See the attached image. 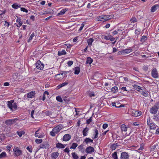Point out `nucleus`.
Instances as JSON below:
<instances>
[{
    "label": "nucleus",
    "instance_id": "nucleus-37",
    "mask_svg": "<svg viewBox=\"0 0 159 159\" xmlns=\"http://www.w3.org/2000/svg\"><path fill=\"white\" fill-rule=\"evenodd\" d=\"M16 21L19 24V26L22 25L23 24V22L21 21V19H20V18L17 17V19L16 20Z\"/></svg>",
    "mask_w": 159,
    "mask_h": 159
},
{
    "label": "nucleus",
    "instance_id": "nucleus-8",
    "mask_svg": "<svg viewBox=\"0 0 159 159\" xmlns=\"http://www.w3.org/2000/svg\"><path fill=\"white\" fill-rule=\"evenodd\" d=\"M141 115V112L140 111L133 110L131 112V115L134 116H138Z\"/></svg>",
    "mask_w": 159,
    "mask_h": 159
},
{
    "label": "nucleus",
    "instance_id": "nucleus-11",
    "mask_svg": "<svg viewBox=\"0 0 159 159\" xmlns=\"http://www.w3.org/2000/svg\"><path fill=\"white\" fill-rule=\"evenodd\" d=\"M35 91H31L27 94V97L28 98H34L35 95Z\"/></svg>",
    "mask_w": 159,
    "mask_h": 159
},
{
    "label": "nucleus",
    "instance_id": "nucleus-42",
    "mask_svg": "<svg viewBox=\"0 0 159 159\" xmlns=\"http://www.w3.org/2000/svg\"><path fill=\"white\" fill-rule=\"evenodd\" d=\"M137 21V20L136 18L135 17H132L130 20V21L131 23H135Z\"/></svg>",
    "mask_w": 159,
    "mask_h": 159
},
{
    "label": "nucleus",
    "instance_id": "nucleus-24",
    "mask_svg": "<svg viewBox=\"0 0 159 159\" xmlns=\"http://www.w3.org/2000/svg\"><path fill=\"white\" fill-rule=\"evenodd\" d=\"M105 16L106 18L107 21L113 18L114 16L113 14L105 15Z\"/></svg>",
    "mask_w": 159,
    "mask_h": 159
},
{
    "label": "nucleus",
    "instance_id": "nucleus-3",
    "mask_svg": "<svg viewBox=\"0 0 159 159\" xmlns=\"http://www.w3.org/2000/svg\"><path fill=\"white\" fill-rule=\"evenodd\" d=\"M152 76L154 78H158V73L157 69L156 68L152 69L151 71Z\"/></svg>",
    "mask_w": 159,
    "mask_h": 159
},
{
    "label": "nucleus",
    "instance_id": "nucleus-44",
    "mask_svg": "<svg viewBox=\"0 0 159 159\" xmlns=\"http://www.w3.org/2000/svg\"><path fill=\"white\" fill-rule=\"evenodd\" d=\"M6 154L5 152H2L0 154V158H2L6 157Z\"/></svg>",
    "mask_w": 159,
    "mask_h": 159
},
{
    "label": "nucleus",
    "instance_id": "nucleus-48",
    "mask_svg": "<svg viewBox=\"0 0 159 159\" xmlns=\"http://www.w3.org/2000/svg\"><path fill=\"white\" fill-rule=\"evenodd\" d=\"M42 141L43 140L42 139H36L35 140V142L38 144L41 143Z\"/></svg>",
    "mask_w": 159,
    "mask_h": 159
},
{
    "label": "nucleus",
    "instance_id": "nucleus-59",
    "mask_svg": "<svg viewBox=\"0 0 159 159\" xmlns=\"http://www.w3.org/2000/svg\"><path fill=\"white\" fill-rule=\"evenodd\" d=\"M108 127V125L107 124H104L102 126V128L104 129H106Z\"/></svg>",
    "mask_w": 159,
    "mask_h": 159
},
{
    "label": "nucleus",
    "instance_id": "nucleus-61",
    "mask_svg": "<svg viewBox=\"0 0 159 159\" xmlns=\"http://www.w3.org/2000/svg\"><path fill=\"white\" fill-rule=\"evenodd\" d=\"M6 12V10H4V11H0V15H2L5 14Z\"/></svg>",
    "mask_w": 159,
    "mask_h": 159
},
{
    "label": "nucleus",
    "instance_id": "nucleus-10",
    "mask_svg": "<svg viewBox=\"0 0 159 159\" xmlns=\"http://www.w3.org/2000/svg\"><path fill=\"white\" fill-rule=\"evenodd\" d=\"M15 122V119L7 120L5 121V124L7 125H11Z\"/></svg>",
    "mask_w": 159,
    "mask_h": 159
},
{
    "label": "nucleus",
    "instance_id": "nucleus-4",
    "mask_svg": "<svg viewBox=\"0 0 159 159\" xmlns=\"http://www.w3.org/2000/svg\"><path fill=\"white\" fill-rule=\"evenodd\" d=\"M36 66L37 69L42 70L44 67V64L42 63L40 61H38L36 63Z\"/></svg>",
    "mask_w": 159,
    "mask_h": 159
},
{
    "label": "nucleus",
    "instance_id": "nucleus-56",
    "mask_svg": "<svg viewBox=\"0 0 159 159\" xmlns=\"http://www.w3.org/2000/svg\"><path fill=\"white\" fill-rule=\"evenodd\" d=\"M64 151L65 152H67L68 153H69L70 150L69 148H66L64 150Z\"/></svg>",
    "mask_w": 159,
    "mask_h": 159
},
{
    "label": "nucleus",
    "instance_id": "nucleus-9",
    "mask_svg": "<svg viewBox=\"0 0 159 159\" xmlns=\"http://www.w3.org/2000/svg\"><path fill=\"white\" fill-rule=\"evenodd\" d=\"M95 150L92 147L89 146L87 147L85 149V152L87 153H91L94 152Z\"/></svg>",
    "mask_w": 159,
    "mask_h": 159
},
{
    "label": "nucleus",
    "instance_id": "nucleus-57",
    "mask_svg": "<svg viewBox=\"0 0 159 159\" xmlns=\"http://www.w3.org/2000/svg\"><path fill=\"white\" fill-rule=\"evenodd\" d=\"M34 110H32L31 111V116L32 118H33L34 119H35V118L34 117Z\"/></svg>",
    "mask_w": 159,
    "mask_h": 159
},
{
    "label": "nucleus",
    "instance_id": "nucleus-20",
    "mask_svg": "<svg viewBox=\"0 0 159 159\" xmlns=\"http://www.w3.org/2000/svg\"><path fill=\"white\" fill-rule=\"evenodd\" d=\"M66 145V144H65L64 145L61 143H57L56 145V147L57 148H63L65 147V146Z\"/></svg>",
    "mask_w": 159,
    "mask_h": 159
},
{
    "label": "nucleus",
    "instance_id": "nucleus-43",
    "mask_svg": "<svg viewBox=\"0 0 159 159\" xmlns=\"http://www.w3.org/2000/svg\"><path fill=\"white\" fill-rule=\"evenodd\" d=\"M56 99L58 102H62V99L60 96H57L56 97Z\"/></svg>",
    "mask_w": 159,
    "mask_h": 159
},
{
    "label": "nucleus",
    "instance_id": "nucleus-41",
    "mask_svg": "<svg viewBox=\"0 0 159 159\" xmlns=\"http://www.w3.org/2000/svg\"><path fill=\"white\" fill-rule=\"evenodd\" d=\"M45 114L46 116H50L52 114V112L50 111H47L45 112Z\"/></svg>",
    "mask_w": 159,
    "mask_h": 159
},
{
    "label": "nucleus",
    "instance_id": "nucleus-31",
    "mask_svg": "<svg viewBox=\"0 0 159 159\" xmlns=\"http://www.w3.org/2000/svg\"><path fill=\"white\" fill-rule=\"evenodd\" d=\"M25 134V132L23 131H17V134L20 137H21L22 134Z\"/></svg>",
    "mask_w": 159,
    "mask_h": 159
},
{
    "label": "nucleus",
    "instance_id": "nucleus-33",
    "mask_svg": "<svg viewBox=\"0 0 159 159\" xmlns=\"http://www.w3.org/2000/svg\"><path fill=\"white\" fill-rule=\"evenodd\" d=\"M78 144L76 143H73L72 144L71 146L70 147V149H75L76 148V147L77 146Z\"/></svg>",
    "mask_w": 159,
    "mask_h": 159
},
{
    "label": "nucleus",
    "instance_id": "nucleus-52",
    "mask_svg": "<svg viewBox=\"0 0 159 159\" xmlns=\"http://www.w3.org/2000/svg\"><path fill=\"white\" fill-rule=\"evenodd\" d=\"M10 25V24L9 22H7V21H5V24L4 25L5 26H7V27H8Z\"/></svg>",
    "mask_w": 159,
    "mask_h": 159
},
{
    "label": "nucleus",
    "instance_id": "nucleus-21",
    "mask_svg": "<svg viewBox=\"0 0 159 159\" xmlns=\"http://www.w3.org/2000/svg\"><path fill=\"white\" fill-rule=\"evenodd\" d=\"M84 142H85L86 144H87L89 143H93V140L92 139H91L89 138H87L84 141Z\"/></svg>",
    "mask_w": 159,
    "mask_h": 159
},
{
    "label": "nucleus",
    "instance_id": "nucleus-54",
    "mask_svg": "<svg viewBox=\"0 0 159 159\" xmlns=\"http://www.w3.org/2000/svg\"><path fill=\"white\" fill-rule=\"evenodd\" d=\"M67 64L69 66H70L73 64V61H69L67 62Z\"/></svg>",
    "mask_w": 159,
    "mask_h": 159
},
{
    "label": "nucleus",
    "instance_id": "nucleus-16",
    "mask_svg": "<svg viewBox=\"0 0 159 159\" xmlns=\"http://www.w3.org/2000/svg\"><path fill=\"white\" fill-rule=\"evenodd\" d=\"M124 55L128 54L132 51V49L130 48L127 49H125L123 50Z\"/></svg>",
    "mask_w": 159,
    "mask_h": 159
},
{
    "label": "nucleus",
    "instance_id": "nucleus-53",
    "mask_svg": "<svg viewBox=\"0 0 159 159\" xmlns=\"http://www.w3.org/2000/svg\"><path fill=\"white\" fill-rule=\"evenodd\" d=\"M63 71H62V72L61 73L57 74L55 76V77H57L59 76H61V75L62 76H64V73Z\"/></svg>",
    "mask_w": 159,
    "mask_h": 159
},
{
    "label": "nucleus",
    "instance_id": "nucleus-50",
    "mask_svg": "<svg viewBox=\"0 0 159 159\" xmlns=\"http://www.w3.org/2000/svg\"><path fill=\"white\" fill-rule=\"evenodd\" d=\"M92 121V117H90L89 119H88L87 120H86V123L87 124H89L90 122Z\"/></svg>",
    "mask_w": 159,
    "mask_h": 159
},
{
    "label": "nucleus",
    "instance_id": "nucleus-46",
    "mask_svg": "<svg viewBox=\"0 0 159 159\" xmlns=\"http://www.w3.org/2000/svg\"><path fill=\"white\" fill-rule=\"evenodd\" d=\"M63 72L64 73V76H62V77H60V78H64L65 76L67 74H70L71 73V71L70 70L68 71H64Z\"/></svg>",
    "mask_w": 159,
    "mask_h": 159
},
{
    "label": "nucleus",
    "instance_id": "nucleus-13",
    "mask_svg": "<svg viewBox=\"0 0 159 159\" xmlns=\"http://www.w3.org/2000/svg\"><path fill=\"white\" fill-rule=\"evenodd\" d=\"M97 19L98 21H107L105 15H102L98 17L97 18Z\"/></svg>",
    "mask_w": 159,
    "mask_h": 159
},
{
    "label": "nucleus",
    "instance_id": "nucleus-15",
    "mask_svg": "<svg viewBox=\"0 0 159 159\" xmlns=\"http://www.w3.org/2000/svg\"><path fill=\"white\" fill-rule=\"evenodd\" d=\"M159 7V5L156 4L153 6L151 9V11L152 12H155Z\"/></svg>",
    "mask_w": 159,
    "mask_h": 159
},
{
    "label": "nucleus",
    "instance_id": "nucleus-29",
    "mask_svg": "<svg viewBox=\"0 0 159 159\" xmlns=\"http://www.w3.org/2000/svg\"><path fill=\"white\" fill-rule=\"evenodd\" d=\"M66 52L65 50H63L61 51H59L58 52V56H61L63 55L66 54Z\"/></svg>",
    "mask_w": 159,
    "mask_h": 159
},
{
    "label": "nucleus",
    "instance_id": "nucleus-38",
    "mask_svg": "<svg viewBox=\"0 0 159 159\" xmlns=\"http://www.w3.org/2000/svg\"><path fill=\"white\" fill-rule=\"evenodd\" d=\"M112 156L114 159H118L117 153L116 152H114L112 154Z\"/></svg>",
    "mask_w": 159,
    "mask_h": 159
},
{
    "label": "nucleus",
    "instance_id": "nucleus-14",
    "mask_svg": "<svg viewBox=\"0 0 159 159\" xmlns=\"http://www.w3.org/2000/svg\"><path fill=\"white\" fill-rule=\"evenodd\" d=\"M118 103L116 102V103L115 102H112L111 103V105L113 106H115L116 108H120L122 107H124V105L123 104H120V105Z\"/></svg>",
    "mask_w": 159,
    "mask_h": 159
},
{
    "label": "nucleus",
    "instance_id": "nucleus-58",
    "mask_svg": "<svg viewBox=\"0 0 159 159\" xmlns=\"http://www.w3.org/2000/svg\"><path fill=\"white\" fill-rule=\"evenodd\" d=\"M117 55H124L123 51H119L117 53Z\"/></svg>",
    "mask_w": 159,
    "mask_h": 159
},
{
    "label": "nucleus",
    "instance_id": "nucleus-7",
    "mask_svg": "<svg viewBox=\"0 0 159 159\" xmlns=\"http://www.w3.org/2000/svg\"><path fill=\"white\" fill-rule=\"evenodd\" d=\"M129 155L126 152H123L121 153L120 156V159H128Z\"/></svg>",
    "mask_w": 159,
    "mask_h": 159
},
{
    "label": "nucleus",
    "instance_id": "nucleus-64",
    "mask_svg": "<svg viewBox=\"0 0 159 159\" xmlns=\"http://www.w3.org/2000/svg\"><path fill=\"white\" fill-rule=\"evenodd\" d=\"M110 39L109 40H110L111 41H113L115 40V38L112 36L110 35L109 36Z\"/></svg>",
    "mask_w": 159,
    "mask_h": 159
},
{
    "label": "nucleus",
    "instance_id": "nucleus-30",
    "mask_svg": "<svg viewBox=\"0 0 159 159\" xmlns=\"http://www.w3.org/2000/svg\"><path fill=\"white\" fill-rule=\"evenodd\" d=\"M147 39V36L143 35L142 36L140 41L142 43H143L145 42V41Z\"/></svg>",
    "mask_w": 159,
    "mask_h": 159
},
{
    "label": "nucleus",
    "instance_id": "nucleus-62",
    "mask_svg": "<svg viewBox=\"0 0 159 159\" xmlns=\"http://www.w3.org/2000/svg\"><path fill=\"white\" fill-rule=\"evenodd\" d=\"M68 84V83L67 82H64V83H63L62 84H61V86L62 87L63 86H65L67 85V84Z\"/></svg>",
    "mask_w": 159,
    "mask_h": 159
},
{
    "label": "nucleus",
    "instance_id": "nucleus-60",
    "mask_svg": "<svg viewBox=\"0 0 159 159\" xmlns=\"http://www.w3.org/2000/svg\"><path fill=\"white\" fill-rule=\"evenodd\" d=\"M30 152H31L32 150V149L31 148H30L29 147H27L26 148Z\"/></svg>",
    "mask_w": 159,
    "mask_h": 159
},
{
    "label": "nucleus",
    "instance_id": "nucleus-12",
    "mask_svg": "<svg viewBox=\"0 0 159 159\" xmlns=\"http://www.w3.org/2000/svg\"><path fill=\"white\" fill-rule=\"evenodd\" d=\"M71 136L69 134H65L63 138V140L65 141H67L71 139Z\"/></svg>",
    "mask_w": 159,
    "mask_h": 159
},
{
    "label": "nucleus",
    "instance_id": "nucleus-18",
    "mask_svg": "<svg viewBox=\"0 0 159 159\" xmlns=\"http://www.w3.org/2000/svg\"><path fill=\"white\" fill-rule=\"evenodd\" d=\"M120 127L122 132L123 131L126 132L127 131L128 128L125 124L121 125Z\"/></svg>",
    "mask_w": 159,
    "mask_h": 159
},
{
    "label": "nucleus",
    "instance_id": "nucleus-45",
    "mask_svg": "<svg viewBox=\"0 0 159 159\" xmlns=\"http://www.w3.org/2000/svg\"><path fill=\"white\" fill-rule=\"evenodd\" d=\"M12 7L15 9H17L18 8L20 7L16 3H14L12 5Z\"/></svg>",
    "mask_w": 159,
    "mask_h": 159
},
{
    "label": "nucleus",
    "instance_id": "nucleus-1",
    "mask_svg": "<svg viewBox=\"0 0 159 159\" xmlns=\"http://www.w3.org/2000/svg\"><path fill=\"white\" fill-rule=\"evenodd\" d=\"M63 126L61 125H59L53 128L52 131L50 132V135L53 137L55 136L56 134H57L63 128Z\"/></svg>",
    "mask_w": 159,
    "mask_h": 159
},
{
    "label": "nucleus",
    "instance_id": "nucleus-39",
    "mask_svg": "<svg viewBox=\"0 0 159 159\" xmlns=\"http://www.w3.org/2000/svg\"><path fill=\"white\" fill-rule=\"evenodd\" d=\"M95 135L93 139H96L98 137V131L97 129H95L94 130Z\"/></svg>",
    "mask_w": 159,
    "mask_h": 159
},
{
    "label": "nucleus",
    "instance_id": "nucleus-23",
    "mask_svg": "<svg viewBox=\"0 0 159 159\" xmlns=\"http://www.w3.org/2000/svg\"><path fill=\"white\" fill-rule=\"evenodd\" d=\"M74 70V74H75L78 75L80 71V68L78 66L76 67L75 68Z\"/></svg>",
    "mask_w": 159,
    "mask_h": 159
},
{
    "label": "nucleus",
    "instance_id": "nucleus-55",
    "mask_svg": "<svg viewBox=\"0 0 159 159\" xmlns=\"http://www.w3.org/2000/svg\"><path fill=\"white\" fill-rule=\"evenodd\" d=\"M40 148H46L45 145L44 144H42L40 145Z\"/></svg>",
    "mask_w": 159,
    "mask_h": 159
},
{
    "label": "nucleus",
    "instance_id": "nucleus-47",
    "mask_svg": "<svg viewBox=\"0 0 159 159\" xmlns=\"http://www.w3.org/2000/svg\"><path fill=\"white\" fill-rule=\"evenodd\" d=\"M34 36V33H32L30 36L29 38V39H28V42H30L32 39L33 38Z\"/></svg>",
    "mask_w": 159,
    "mask_h": 159
},
{
    "label": "nucleus",
    "instance_id": "nucleus-22",
    "mask_svg": "<svg viewBox=\"0 0 159 159\" xmlns=\"http://www.w3.org/2000/svg\"><path fill=\"white\" fill-rule=\"evenodd\" d=\"M148 125H149L151 129H155L156 128V125L154 124L153 123H150L149 124V122H148L147 121Z\"/></svg>",
    "mask_w": 159,
    "mask_h": 159
},
{
    "label": "nucleus",
    "instance_id": "nucleus-28",
    "mask_svg": "<svg viewBox=\"0 0 159 159\" xmlns=\"http://www.w3.org/2000/svg\"><path fill=\"white\" fill-rule=\"evenodd\" d=\"M93 60L90 57H88L87 58L86 62L87 64H90L93 62Z\"/></svg>",
    "mask_w": 159,
    "mask_h": 159
},
{
    "label": "nucleus",
    "instance_id": "nucleus-17",
    "mask_svg": "<svg viewBox=\"0 0 159 159\" xmlns=\"http://www.w3.org/2000/svg\"><path fill=\"white\" fill-rule=\"evenodd\" d=\"M59 155V153L57 152H53L51 154V157L53 159H56Z\"/></svg>",
    "mask_w": 159,
    "mask_h": 159
},
{
    "label": "nucleus",
    "instance_id": "nucleus-5",
    "mask_svg": "<svg viewBox=\"0 0 159 159\" xmlns=\"http://www.w3.org/2000/svg\"><path fill=\"white\" fill-rule=\"evenodd\" d=\"M13 151L15 154L16 156H18L22 154V152L19 149L18 147H16L14 148Z\"/></svg>",
    "mask_w": 159,
    "mask_h": 159
},
{
    "label": "nucleus",
    "instance_id": "nucleus-2",
    "mask_svg": "<svg viewBox=\"0 0 159 159\" xmlns=\"http://www.w3.org/2000/svg\"><path fill=\"white\" fill-rule=\"evenodd\" d=\"M8 106L10 109L12 111H15L17 109L16 103L14 102L13 100H11L10 101H8Z\"/></svg>",
    "mask_w": 159,
    "mask_h": 159
},
{
    "label": "nucleus",
    "instance_id": "nucleus-27",
    "mask_svg": "<svg viewBox=\"0 0 159 159\" xmlns=\"http://www.w3.org/2000/svg\"><path fill=\"white\" fill-rule=\"evenodd\" d=\"M133 87L134 88V89L140 92V91L142 90V89H141V87L137 85H136L134 84L133 85Z\"/></svg>",
    "mask_w": 159,
    "mask_h": 159
},
{
    "label": "nucleus",
    "instance_id": "nucleus-40",
    "mask_svg": "<svg viewBox=\"0 0 159 159\" xmlns=\"http://www.w3.org/2000/svg\"><path fill=\"white\" fill-rule=\"evenodd\" d=\"M72 156L74 159H78V156L75 152L72 153Z\"/></svg>",
    "mask_w": 159,
    "mask_h": 159
},
{
    "label": "nucleus",
    "instance_id": "nucleus-49",
    "mask_svg": "<svg viewBox=\"0 0 159 159\" xmlns=\"http://www.w3.org/2000/svg\"><path fill=\"white\" fill-rule=\"evenodd\" d=\"M78 148L81 150H84V145H83V144H81L80 146H78Z\"/></svg>",
    "mask_w": 159,
    "mask_h": 159
},
{
    "label": "nucleus",
    "instance_id": "nucleus-6",
    "mask_svg": "<svg viewBox=\"0 0 159 159\" xmlns=\"http://www.w3.org/2000/svg\"><path fill=\"white\" fill-rule=\"evenodd\" d=\"M158 110V109L157 108L156 106L154 105L151 108H150V112L151 114H155L157 113Z\"/></svg>",
    "mask_w": 159,
    "mask_h": 159
},
{
    "label": "nucleus",
    "instance_id": "nucleus-34",
    "mask_svg": "<svg viewBox=\"0 0 159 159\" xmlns=\"http://www.w3.org/2000/svg\"><path fill=\"white\" fill-rule=\"evenodd\" d=\"M118 90V87L117 86H115L112 88L111 89V91L115 93H116L117 90Z\"/></svg>",
    "mask_w": 159,
    "mask_h": 159
},
{
    "label": "nucleus",
    "instance_id": "nucleus-51",
    "mask_svg": "<svg viewBox=\"0 0 159 159\" xmlns=\"http://www.w3.org/2000/svg\"><path fill=\"white\" fill-rule=\"evenodd\" d=\"M20 10L21 11H23V12H25L26 13H27L28 12V11L27 10L23 7H21L20 8Z\"/></svg>",
    "mask_w": 159,
    "mask_h": 159
},
{
    "label": "nucleus",
    "instance_id": "nucleus-36",
    "mask_svg": "<svg viewBox=\"0 0 159 159\" xmlns=\"http://www.w3.org/2000/svg\"><path fill=\"white\" fill-rule=\"evenodd\" d=\"M153 119L156 121H158L159 120V115H154L153 116Z\"/></svg>",
    "mask_w": 159,
    "mask_h": 159
},
{
    "label": "nucleus",
    "instance_id": "nucleus-19",
    "mask_svg": "<svg viewBox=\"0 0 159 159\" xmlns=\"http://www.w3.org/2000/svg\"><path fill=\"white\" fill-rule=\"evenodd\" d=\"M89 130V128L88 127H86L83 130V134L84 136H86L88 134V133Z\"/></svg>",
    "mask_w": 159,
    "mask_h": 159
},
{
    "label": "nucleus",
    "instance_id": "nucleus-63",
    "mask_svg": "<svg viewBox=\"0 0 159 159\" xmlns=\"http://www.w3.org/2000/svg\"><path fill=\"white\" fill-rule=\"evenodd\" d=\"M67 98L66 97H64L63 98V100L65 101L67 103L70 100L69 99H66Z\"/></svg>",
    "mask_w": 159,
    "mask_h": 159
},
{
    "label": "nucleus",
    "instance_id": "nucleus-26",
    "mask_svg": "<svg viewBox=\"0 0 159 159\" xmlns=\"http://www.w3.org/2000/svg\"><path fill=\"white\" fill-rule=\"evenodd\" d=\"M94 41L93 38H90L87 40V42L89 46H90L92 45V43Z\"/></svg>",
    "mask_w": 159,
    "mask_h": 159
},
{
    "label": "nucleus",
    "instance_id": "nucleus-25",
    "mask_svg": "<svg viewBox=\"0 0 159 159\" xmlns=\"http://www.w3.org/2000/svg\"><path fill=\"white\" fill-rule=\"evenodd\" d=\"M140 92L141 93V94L144 97H146L148 96V93L145 91H143V90L142 89Z\"/></svg>",
    "mask_w": 159,
    "mask_h": 159
},
{
    "label": "nucleus",
    "instance_id": "nucleus-32",
    "mask_svg": "<svg viewBox=\"0 0 159 159\" xmlns=\"http://www.w3.org/2000/svg\"><path fill=\"white\" fill-rule=\"evenodd\" d=\"M118 146L117 143H114L111 146V148L112 151L114 150Z\"/></svg>",
    "mask_w": 159,
    "mask_h": 159
},
{
    "label": "nucleus",
    "instance_id": "nucleus-35",
    "mask_svg": "<svg viewBox=\"0 0 159 159\" xmlns=\"http://www.w3.org/2000/svg\"><path fill=\"white\" fill-rule=\"evenodd\" d=\"M67 10V9H66V8L65 9H63L60 11V12L58 14L59 15H63L65 13Z\"/></svg>",
    "mask_w": 159,
    "mask_h": 159
}]
</instances>
